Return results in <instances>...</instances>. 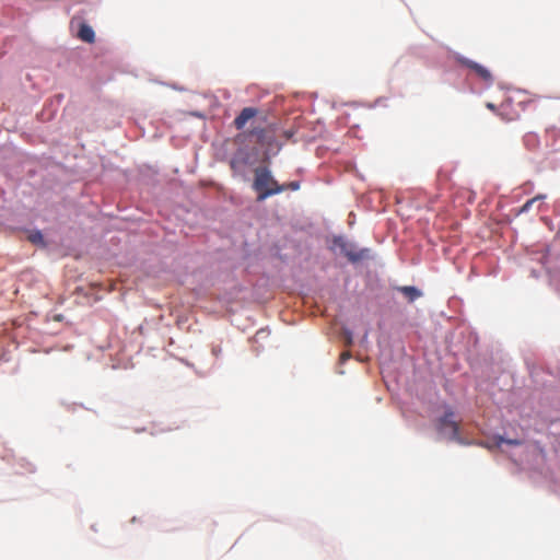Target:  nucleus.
Wrapping results in <instances>:
<instances>
[{
  "label": "nucleus",
  "mask_w": 560,
  "mask_h": 560,
  "mask_svg": "<svg viewBox=\"0 0 560 560\" xmlns=\"http://www.w3.org/2000/svg\"><path fill=\"white\" fill-rule=\"evenodd\" d=\"M253 189L257 192V201L283 192V187L273 178L270 170L259 166L254 170Z\"/></svg>",
  "instance_id": "nucleus-1"
},
{
  "label": "nucleus",
  "mask_w": 560,
  "mask_h": 560,
  "mask_svg": "<svg viewBox=\"0 0 560 560\" xmlns=\"http://www.w3.org/2000/svg\"><path fill=\"white\" fill-rule=\"evenodd\" d=\"M436 430L452 441L464 443L459 433V423L454 419V411L451 408L438 419Z\"/></svg>",
  "instance_id": "nucleus-2"
},
{
  "label": "nucleus",
  "mask_w": 560,
  "mask_h": 560,
  "mask_svg": "<svg viewBox=\"0 0 560 560\" xmlns=\"http://www.w3.org/2000/svg\"><path fill=\"white\" fill-rule=\"evenodd\" d=\"M334 246L339 248L341 253L348 258L351 262H359L363 259L369 258L370 256V249L369 248H362L358 249L354 244L348 242L342 236H336L334 237Z\"/></svg>",
  "instance_id": "nucleus-3"
},
{
  "label": "nucleus",
  "mask_w": 560,
  "mask_h": 560,
  "mask_svg": "<svg viewBox=\"0 0 560 560\" xmlns=\"http://www.w3.org/2000/svg\"><path fill=\"white\" fill-rule=\"evenodd\" d=\"M458 61L460 62V65L474 71V73L483 82L488 84L492 83L493 78L491 72L482 65L463 57L458 58Z\"/></svg>",
  "instance_id": "nucleus-4"
},
{
  "label": "nucleus",
  "mask_w": 560,
  "mask_h": 560,
  "mask_svg": "<svg viewBox=\"0 0 560 560\" xmlns=\"http://www.w3.org/2000/svg\"><path fill=\"white\" fill-rule=\"evenodd\" d=\"M71 26H77V37L82 42L93 44L95 42V33L93 28L88 25L85 22L80 21L79 18L74 16L71 20Z\"/></svg>",
  "instance_id": "nucleus-5"
},
{
  "label": "nucleus",
  "mask_w": 560,
  "mask_h": 560,
  "mask_svg": "<svg viewBox=\"0 0 560 560\" xmlns=\"http://www.w3.org/2000/svg\"><path fill=\"white\" fill-rule=\"evenodd\" d=\"M258 114L257 108L255 107H245L241 110L238 116L234 119V126L237 130H242L246 124L256 117Z\"/></svg>",
  "instance_id": "nucleus-6"
},
{
  "label": "nucleus",
  "mask_w": 560,
  "mask_h": 560,
  "mask_svg": "<svg viewBox=\"0 0 560 560\" xmlns=\"http://www.w3.org/2000/svg\"><path fill=\"white\" fill-rule=\"evenodd\" d=\"M249 135L256 138V142L259 145H270L272 141V137L268 135V130L265 128H253L249 131Z\"/></svg>",
  "instance_id": "nucleus-7"
},
{
  "label": "nucleus",
  "mask_w": 560,
  "mask_h": 560,
  "mask_svg": "<svg viewBox=\"0 0 560 560\" xmlns=\"http://www.w3.org/2000/svg\"><path fill=\"white\" fill-rule=\"evenodd\" d=\"M410 302L415 301L421 295V292L415 287H401L399 289Z\"/></svg>",
  "instance_id": "nucleus-8"
},
{
  "label": "nucleus",
  "mask_w": 560,
  "mask_h": 560,
  "mask_svg": "<svg viewBox=\"0 0 560 560\" xmlns=\"http://www.w3.org/2000/svg\"><path fill=\"white\" fill-rule=\"evenodd\" d=\"M545 199V195H537L536 197L527 200L523 207H522V212H526L530 209V207L537 201V200H542Z\"/></svg>",
  "instance_id": "nucleus-9"
},
{
  "label": "nucleus",
  "mask_w": 560,
  "mask_h": 560,
  "mask_svg": "<svg viewBox=\"0 0 560 560\" xmlns=\"http://www.w3.org/2000/svg\"><path fill=\"white\" fill-rule=\"evenodd\" d=\"M502 443H506L509 445H521L522 441L517 439H504L502 436L498 438L497 445L500 446Z\"/></svg>",
  "instance_id": "nucleus-10"
},
{
  "label": "nucleus",
  "mask_w": 560,
  "mask_h": 560,
  "mask_svg": "<svg viewBox=\"0 0 560 560\" xmlns=\"http://www.w3.org/2000/svg\"><path fill=\"white\" fill-rule=\"evenodd\" d=\"M280 187H283V191L288 189L295 191L300 189V182L294 180L287 184H280Z\"/></svg>",
  "instance_id": "nucleus-11"
},
{
  "label": "nucleus",
  "mask_w": 560,
  "mask_h": 560,
  "mask_svg": "<svg viewBox=\"0 0 560 560\" xmlns=\"http://www.w3.org/2000/svg\"><path fill=\"white\" fill-rule=\"evenodd\" d=\"M30 241L32 243H43V235L40 232H35V233H32L30 236H28Z\"/></svg>",
  "instance_id": "nucleus-12"
},
{
  "label": "nucleus",
  "mask_w": 560,
  "mask_h": 560,
  "mask_svg": "<svg viewBox=\"0 0 560 560\" xmlns=\"http://www.w3.org/2000/svg\"><path fill=\"white\" fill-rule=\"evenodd\" d=\"M350 358V353L349 352H343L340 354V360L343 362L346 360H348Z\"/></svg>",
  "instance_id": "nucleus-13"
},
{
  "label": "nucleus",
  "mask_w": 560,
  "mask_h": 560,
  "mask_svg": "<svg viewBox=\"0 0 560 560\" xmlns=\"http://www.w3.org/2000/svg\"><path fill=\"white\" fill-rule=\"evenodd\" d=\"M346 343H347V345H351V343H352V336H351V332H347Z\"/></svg>",
  "instance_id": "nucleus-14"
},
{
  "label": "nucleus",
  "mask_w": 560,
  "mask_h": 560,
  "mask_svg": "<svg viewBox=\"0 0 560 560\" xmlns=\"http://www.w3.org/2000/svg\"><path fill=\"white\" fill-rule=\"evenodd\" d=\"M487 107L493 112L495 110V106L492 103H487Z\"/></svg>",
  "instance_id": "nucleus-15"
}]
</instances>
